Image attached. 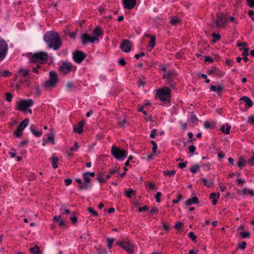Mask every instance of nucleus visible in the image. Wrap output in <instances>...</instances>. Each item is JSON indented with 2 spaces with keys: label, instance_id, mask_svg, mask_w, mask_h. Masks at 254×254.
I'll return each instance as SVG.
<instances>
[{
  "label": "nucleus",
  "instance_id": "obj_1",
  "mask_svg": "<svg viewBox=\"0 0 254 254\" xmlns=\"http://www.w3.org/2000/svg\"><path fill=\"white\" fill-rule=\"evenodd\" d=\"M44 40L50 48L57 50L61 46L62 43L58 34L54 31L46 32L44 36Z\"/></svg>",
  "mask_w": 254,
  "mask_h": 254
},
{
  "label": "nucleus",
  "instance_id": "obj_2",
  "mask_svg": "<svg viewBox=\"0 0 254 254\" xmlns=\"http://www.w3.org/2000/svg\"><path fill=\"white\" fill-rule=\"evenodd\" d=\"M30 63L37 64V68H40L41 64L46 62L48 59V54L45 52L40 51L34 54H30L28 57Z\"/></svg>",
  "mask_w": 254,
  "mask_h": 254
},
{
  "label": "nucleus",
  "instance_id": "obj_3",
  "mask_svg": "<svg viewBox=\"0 0 254 254\" xmlns=\"http://www.w3.org/2000/svg\"><path fill=\"white\" fill-rule=\"evenodd\" d=\"M102 30L99 27H96L93 31L94 35L96 36H91L87 34H84L82 36V42L83 44H86L88 42L94 43L98 42L97 37L102 36Z\"/></svg>",
  "mask_w": 254,
  "mask_h": 254
},
{
  "label": "nucleus",
  "instance_id": "obj_4",
  "mask_svg": "<svg viewBox=\"0 0 254 254\" xmlns=\"http://www.w3.org/2000/svg\"><path fill=\"white\" fill-rule=\"evenodd\" d=\"M113 156L119 161H123L127 156V151L116 146H113L111 149Z\"/></svg>",
  "mask_w": 254,
  "mask_h": 254
},
{
  "label": "nucleus",
  "instance_id": "obj_5",
  "mask_svg": "<svg viewBox=\"0 0 254 254\" xmlns=\"http://www.w3.org/2000/svg\"><path fill=\"white\" fill-rule=\"evenodd\" d=\"M156 96L160 100L166 101L169 99L170 97V90L168 87H164L157 90Z\"/></svg>",
  "mask_w": 254,
  "mask_h": 254
},
{
  "label": "nucleus",
  "instance_id": "obj_6",
  "mask_svg": "<svg viewBox=\"0 0 254 254\" xmlns=\"http://www.w3.org/2000/svg\"><path fill=\"white\" fill-rule=\"evenodd\" d=\"M58 82V76L55 71L50 72L49 79L45 82L44 86L47 88H53L56 86Z\"/></svg>",
  "mask_w": 254,
  "mask_h": 254
},
{
  "label": "nucleus",
  "instance_id": "obj_7",
  "mask_svg": "<svg viewBox=\"0 0 254 254\" xmlns=\"http://www.w3.org/2000/svg\"><path fill=\"white\" fill-rule=\"evenodd\" d=\"M18 109L22 112L26 111L29 107L33 105V101L31 99L23 100L19 101L18 104Z\"/></svg>",
  "mask_w": 254,
  "mask_h": 254
},
{
  "label": "nucleus",
  "instance_id": "obj_8",
  "mask_svg": "<svg viewBox=\"0 0 254 254\" xmlns=\"http://www.w3.org/2000/svg\"><path fill=\"white\" fill-rule=\"evenodd\" d=\"M8 51V45L6 42L0 39V61H2Z\"/></svg>",
  "mask_w": 254,
  "mask_h": 254
},
{
  "label": "nucleus",
  "instance_id": "obj_9",
  "mask_svg": "<svg viewBox=\"0 0 254 254\" xmlns=\"http://www.w3.org/2000/svg\"><path fill=\"white\" fill-rule=\"evenodd\" d=\"M118 245L125 250L128 254H131L134 252V245L129 242H122L118 243Z\"/></svg>",
  "mask_w": 254,
  "mask_h": 254
},
{
  "label": "nucleus",
  "instance_id": "obj_10",
  "mask_svg": "<svg viewBox=\"0 0 254 254\" xmlns=\"http://www.w3.org/2000/svg\"><path fill=\"white\" fill-rule=\"evenodd\" d=\"M238 194L242 196L244 195H250L251 196H254V190L249 188H244L243 189L237 190Z\"/></svg>",
  "mask_w": 254,
  "mask_h": 254
},
{
  "label": "nucleus",
  "instance_id": "obj_11",
  "mask_svg": "<svg viewBox=\"0 0 254 254\" xmlns=\"http://www.w3.org/2000/svg\"><path fill=\"white\" fill-rule=\"evenodd\" d=\"M72 65L70 63L64 62L60 67V70L64 74L69 73L71 69Z\"/></svg>",
  "mask_w": 254,
  "mask_h": 254
},
{
  "label": "nucleus",
  "instance_id": "obj_12",
  "mask_svg": "<svg viewBox=\"0 0 254 254\" xmlns=\"http://www.w3.org/2000/svg\"><path fill=\"white\" fill-rule=\"evenodd\" d=\"M131 47V44L129 41L127 40H124L120 45V48L125 52L127 53L130 52Z\"/></svg>",
  "mask_w": 254,
  "mask_h": 254
},
{
  "label": "nucleus",
  "instance_id": "obj_13",
  "mask_svg": "<svg viewBox=\"0 0 254 254\" xmlns=\"http://www.w3.org/2000/svg\"><path fill=\"white\" fill-rule=\"evenodd\" d=\"M85 58V55L81 52L77 51L73 54V58L77 63H81Z\"/></svg>",
  "mask_w": 254,
  "mask_h": 254
},
{
  "label": "nucleus",
  "instance_id": "obj_14",
  "mask_svg": "<svg viewBox=\"0 0 254 254\" xmlns=\"http://www.w3.org/2000/svg\"><path fill=\"white\" fill-rule=\"evenodd\" d=\"M124 7L125 9H131L136 4V0H123Z\"/></svg>",
  "mask_w": 254,
  "mask_h": 254
},
{
  "label": "nucleus",
  "instance_id": "obj_15",
  "mask_svg": "<svg viewBox=\"0 0 254 254\" xmlns=\"http://www.w3.org/2000/svg\"><path fill=\"white\" fill-rule=\"evenodd\" d=\"M227 23V20L224 16H220L218 17L215 21L216 27H222L224 25Z\"/></svg>",
  "mask_w": 254,
  "mask_h": 254
},
{
  "label": "nucleus",
  "instance_id": "obj_16",
  "mask_svg": "<svg viewBox=\"0 0 254 254\" xmlns=\"http://www.w3.org/2000/svg\"><path fill=\"white\" fill-rule=\"evenodd\" d=\"M199 202L198 199L196 196H193L191 198H190L187 200L185 202L186 205H190L193 204H197Z\"/></svg>",
  "mask_w": 254,
  "mask_h": 254
},
{
  "label": "nucleus",
  "instance_id": "obj_17",
  "mask_svg": "<svg viewBox=\"0 0 254 254\" xmlns=\"http://www.w3.org/2000/svg\"><path fill=\"white\" fill-rule=\"evenodd\" d=\"M43 140L45 143H51L52 144H55V140L54 137V134L53 133H50L48 134L47 138L44 137Z\"/></svg>",
  "mask_w": 254,
  "mask_h": 254
},
{
  "label": "nucleus",
  "instance_id": "obj_18",
  "mask_svg": "<svg viewBox=\"0 0 254 254\" xmlns=\"http://www.w3.org/2000/svg\"><path fill=\"white\" fill-rule=\"evenodd\" d=\"M84 125V122H80L74 127V130L78 133H81L83 131V127Z\"/></svg>",
  "mask_w": 254,
  "mask_h": 254
},
{
  "label": "nucleus",
  "instance_id": "obj_19",
  "mask_svg": "<svg viewBox=\"0 0 254 254\" xmlns=\"http://www.w3.org/2000/svg\"><path fill=\"white\" fill-rule=\"evenodd\" d=\"M240 100L248 106V107H251L253 105V102L251 99L248 97L245 96L240 98Z\"/></svg>",
  "mask_w": 254,
  "mask_h": 254
},
{
  "label": "nucleus",
  "instance_id": "obj_20",
  "mask_svg": "<svg viewBox=\"0 0 254 254\" xmlns=\"http://www.w3.org/2000/svg\"><path fill=\"white\" fill-rule=\"evenodd\" d=\"M28 124L29 119L26 118L19 124L17 128H19V130H21L22 131L28 126Z\"/></svg>",
  "mask_w": 254,
  "mask_h": 254
},
{
  "label": "nucleus",
  "instance_id": "obj_21",
  "mask_svg": "<svg viewBox=\"0 0 254 254\" xmlns=\"http://www.w3.org/2000/svg\"><path fill=\"white\" fill-rule=\"evenodd\" d=\"M230 129L231 126L228 124L223 125L220 128L221 131L226 134H228L230 133Z\"/></svg>",
  "mask_w": 254,
  "mask_h": 254
},
{
  "label": "nucleus",
  "instance_id": "obj_22",
  "mask_svg": "<svg viewBox=\"0 0 254 254\" xmlns=\"http://www.w3.org/2000/svg\"><path fill=\"white\" fill-rule=\"evenodd\" d=\"M29 70L25 69L23 67H20L18 69V73L21 77H25L29 74Z\"/></svg>",
  "mask_w": 254,
  "mask_h": 254
},
{
  "label": "nucleus",
  "instance_id": "obj_23",
  "mask_svg": "<svg viewBox=\"0 0 254 254\" xmlns=\"http://www.w3.org/2000/svg\"><path fill=\"white\" fill-rule=\"evenodd\" d=\"M210 90L211 91L216 92L217 93H219L222 91L223 87L221 85H219L218 86L211 85L210 87Z\"/></svg>",
  "mask_w": 254,
  "mask_h": 254
},
{
  "label": "nucleus",
  "instance_id": "obj_24",
  "mask_svg": "<svg viewBox=\"0 0 254 254\" xmlns=\"http://www.w3.org/2000/svg\"><path fill=\"white\" fill-rule=\"evenodd\" d=\"M247 164V161H246L243 157H240L237 162V165L240 168L245 166Z\"/></svg>",
  "mask_w": 254,
  "mask_h": 254
},
{
  "label": "nucleus",
  "instance_id": "obj_25",
  "mask_svg": "<svg viewBox=\"0 0 254 254\" xmlns=\"http://www.w3.org/2000/svg\"><path fill=\"white\" fill-rule=\"evenodd\" d=\"M30 130L31 132L33 133L34 135H35L36 136H40L42 135V130H39L36 131L35 130V127L34 126H31L30 127Z\"/></svg>",
  "mask_w": 254,
  "mask_h": 254
},
{
  "label": "nucleus",
  "instance_id": "obj_26",
  "mask_svg": "<svg viewBox=\"0 0 254 254\" xmlns=\"http://www.w3.org/2000/svg\"><path fill=\"white\" fill-rule=\"evenodd\" d=\"M58 161V159L56 157L53 156L51 159V162L52 164V167L54 169H56L57 168H58V165H57Z\"/></svg>",
  "mask_w": 254,
  "mask_h": 254
},
{
  "label": "nucleus",
  "instance_id": "obj_27",
  "mask_svg": "<svg viewBox=\"0 0 254 254\" xmlns=\"http://www.w3.org/2000/svg\"><path fill=\"white\" fill-rule=\"evenodd\" d=\"M156 44V38L154 36H150V42L149 46L152 48H154Z\"/></svg>",
  "mask_w": 254,
  "mask_h": 254
},
{
  "label": "nucleus",
  "instance_id": "obj_28",
  "mask_svg": "<svg viewBox=\"0 0 254 254\" xmlns=\"http://www.w3.org/2000/svg\"><path fill=\"white\" fill-rule=\"evenodd\" d=\"M30 252L33 254H39L40 253V249L38 246H35L32 248H30Z\"/></svg>",
  "mask_w": 254,
  "mask_h": 254
},
{
  "label": "nucleus",
  "instance_id": "obj_29",
  "mask_svg": "<svg viewBox=\"0 0 254 254\" xmlns=\"http://www.w3.org/2000/svg\"><path fill=\"white\" fill-rule=\"evenodd\" d=\"M114 241H115V239L114 238H110V237L107 238V242L108 243V247L109 249H111L112 247Z\"/></svg>",
  "mask_w": 254,
  "mask_h": 254
},
{
  "label": "nucleus",
  "instance_id": "obj_30",
  "mask_svg": "<svg viewBox=\"0 0 254 254\" xmlns=\"http://www.w3.org/2000/svg\"><path fill=\"white\" fill-rule=\"evenodd\" d=\"M126 194L128 197L130 198V197H131L132 196H133L135 195V191H134L133 190H132L131 189H128L126 191Z\"/></svg>",
  "mask_w": 254,
  "mask_h": 254
},
{
  "label": "nucleus",
  "instance_id": "obj_31",
  "mask_svg": "<svg viewBox=\"0 0 254 254\" xmlns=\"http://www.w3.org/2000/svg\"><path fill=\"white\" fill-rule=\"evenodd\" d=\"M84 180L86 184H88L90 181V178L89 176V172H86L83 174Z\"/></svg>",
  "mask_w": 254,
  "mask_h": 254
},
{
  "label": "nucleus",
  "instance_id": "obj_32",
  "mask_svg": "<svg viewBox=\"0 0 254 254\" xmlns=\"http://www.w3.org/2000/svg\"><path fill=\"white\" fill-rule=\"evenodd\" d=\"M239 235L242 238H249L250 236V233L248 232H240L239 233Z\"/></svg>",
  "mask_w": 254,
  "mask_h": 254
},
{
  "label": "nucleus",
  "instance_id": "obj_33",
  "mask_svg": "<svg viewBox=\"0 0 254 254\" xmlns=\"http://www.w3.org/2000/svg\"><path fill=\"white\" fill-rule=\"evenodd\" d=\"M180 21V19L178 18V17H173L172 18L170 23L171 24L173 25H176L177 24L179 23Z\"/></svg>",
  "mask_w": 254,
  "mask_h": 254
},
{
  "label": "nucleus",
  "instance_id": "obj_34",
  "mask_svg": "<svg viewBox=\"0 0 254 254\" xmlns=\"http://www.w3.org/2000/svg\"><path fill=\"white\" fill-rule=\"evenodd\" d=\"M199 168L200 166L199 165L196 164L194 166L191 167L190 170L192 173L194 174L199 170Z\"/></svg>",
  "mask_w": 254,
  "mask_h": 254
},
{
  "label": "nucleus",
  "instance_id": "obj_35",
  "mask_svg": "<svg viewBox=\"0 0 254 254\" xmlns=\"http://www.w3.org/2000/svg\"><path fill=\"white\" fill-rule=\"evenodd\" d=\"M212 36L214 38L213 40H212V43L216 42L217 40H219L220 39V38H221V36H220V34H217V33H213L212 34Z\"/></svg>",
  "mask_w": 254,
  "mask_h": 254
},
{
  "label": "nucleus",
  "instance_id": "obj_36",
  "mask_svg": "<svg viewBox=\"0 0 254 254\" xmlns=\"http://www.w3.org/2000/svg\"><path fill=\"white\" fill-rule=\"evenodd\" d=\"M202 180L204 183V185L207 187H210L212 185V182L211 181H209L206 179L203 178L202 179Z\"/></svg>",
  "mask_w": 254,
  "mask_h": 254
},
{
  "label": "nucleus",
  "instance_id": "obj_37",
  "mask_svg": "<svg viewBox=\"0 0 254 254\" xmlns=\"http://www.w3.org/2000/svg\"><path fill=\"white\" fill-rule=\"evenodd\" d=\"M97 180L100 183H103L105 182V180L103 177V174L100 173L97 176Z\"/></svg>",
  "mask_w": 254,
  "mask_h": 254
},
{
  "label": "nucleus",
  "instance_id": "obj_38",
  "mask_svg": "<svg viewBox=\"0 0 254 254\" xmlns=\"http://www.w3.org/2000/svg\"><path fill=\"white\" fill-rule=\"evenodd\" d=\"M151 142L153 145V147H152L153 153V154H155L156 153L157 149L158 148L157 145L156 143L153 140H152L151 141Z\"/></svg>",
  "mask_w": 254,
  "mask_h": 254
},
{
  "label": "nucleus",
  "instance_id": "obj_39",
  "mask_svg": "<svg viewBox=\"0 0 254 254\" xmlns=\"http://www.w3.org/2000/svg\"><path fill=\"white\" fill-rule=\"evenodd\" d=\"M22 134V130L17 128L16 130L13 132V134L17 137H20Z\"/></svg>",
  "mask_w": 254,
  "mask_h": 254
},
{
  "label": "nucleus",
  "instance_id": "obj_40",
  "mask_svg": "<svg viewBox=\"0 0 254 254\" xmlns=\"http://www.w3.org/2000/svg\"><path fill=\"white\" fill-rule=\"evenodd\" d=\"M96 252L98 254H108V252L105 249H97Z\"/></svg>",
  "mask_w": 254,
  "mask_h": 254
},
{
  "label": "nucleus",
  "instance_id": "obj_41",
  "mask_svg": "<svg viewBox=\"0 0 254 254\" xmlns=\"http://www.w3.org/2000/svg\"><path fill=\"white\" fill-rule=\"evenodd\" d=\"M190 118L191 122L195 123L198 121L195 115H193L192 113L190 114Z\"/></svg>",
  "mask_w": 254,
  "mask_h": 254
},
{
  "label": "nucleus",
  "instance_id": "obj_42",
  "mask_svg": "<svg viewBox=\"0 0 254 254\" xmlns=\"http://www.w3.org/2000/svg\"><path fill=\"white\" fill-rule=\"evenodd\" d=\"M164 174H165L168 176H173L175 174L176 172L174 170L167 171L164 172Z\"/></svg>",
  "mask_w": 254,
  "mask_h": 254
},
{
  "label": "nucleus",
  "instance_id": "obj_43",
  "mask_svg": "<svg viewBox=\"0 0 254 254\" xmlns=\"http://www.w3.org/2000/svg\"><path fill=\"white\" fill-rule=\"evenodd\" d=\"M79 148V146H78L77 143L75 142L74 146L70 148V150L71 151H77Z\"/></svg>",
  "mask_w": 254,
  "mask_h": 254
},
{
  "label": "nucleus",
  "instance_id": "obj_44",
  "mask_svg": "<svg viewBox=\"0 0 254 254\" xmlns=\"http://www.w3.org/2000/svg\"><path fill=\"white\" fill-rule=\"evenodd\" d=\"M88 211L91 213L93 216H98V213L97 212L94 210V209H93L91 207H88Z\"/></svg>",
  "mask_w": 254,
  "mask_h": 254
},
{
  "label": "nucleus",
  "instance_id": "obj_45",
  "mask_svg": "<svg viewBox=\"0 0 254 254\" xmlns=\"http://www.w3.org/2000/svg\"><path fill=\"white\" fill-rule=\"evenodd\" d=\"M60 211L62 214H69L70 212L69 209L64 207L61 208Z\"/></svg>",
  "mask_w": 254,
  "mask_h": 254
},
{
  "label": "nucleus",
  "instance_id": "obj_46",
  "mask_svg": "<svg viewBox=\"0 0 254 254\" xmlns=\"http://www.w3.org/2000/svg\"><path fill=\"white\" fill-rule=\"evenodd\" d=\"M220 193H212L210 194V198L211 199H215L216 197L219 198L220 196Z\"/></svg>",
  "mask_w": 254,
  "mask_h": 254
},
{
  "label": "nucleus",
  "instance_id": "obj_47",
  "mask_svg": "<svg viewBox=\"0 0 254 254\" xmlns=\"http://www.w3.org/2000/svg\"><path fill=\"white\" fill-rule=\"evenodd\" d=\"M247 246V243L245 242H243L239 244L238 247L242 250H244L246 248Z\"/></svg>",
  "mask_w": 254,
  "mask_h": 254
},
{
  "label": "nucleus",
  "instance_id": "obj_48",
  "mask_svg": "<svg viewBox=\"0 0 254 254\" xmlns=\"http://www.w3.org/2000/svg\"><path fill=\"white\" fill-rule=\"evenodd\" d=\"M248 165L252 166L254 165V155L250 159L247 160Z\"/></svg>",
  "mask_w": 254,
  "mask_h": 254
},
{
  "label": "nucleus",
  "instance_id": "obj_49",
  "mask_svg": "<svg viewBox=\"0 0 254 254\" xmlns=\"http://www.w3.org/2000/svg\"><path fill=\"white\" fill-rule=\"evenodd\" d=\"M204 127L206 128H210L212 127V124L208 121H206L204 123Z\"/></svg>",
  "mask_w": 254,
  "mask_h": 254
},
{
  "label": "nucleus",
  "instance_id": "obj_50",
  "mask_svg": "<svg viewBox=\"0 0 254 254\" xmlns=\"http://www.w3.org/2000/svg\"><path fill=\"white\" fill-rule=\"evenodd\" d=\"M189 150L190 152L192 154H194V153L196 150V147L194 145H190L189 147Z\"/></svg>",
  "mask_w": 254,
  "mask_h": 254
},
{
  "label": "nucleus",
  "instance_id": "obj_51",
  "mask_svg": "<svg viewBox=\"0 0 254 254\" xmlns=\"http://www.w3.org/2000/svg\"><path fill=\"white\" fill-rule=\"evenodd\" d=\"M11 73L10 72H9L8 70H4L2 73H1V75L4 76V77H7V76H9L10 75H11Z\"/></svg>",
  "mask_w": 254,
  "mask_h": 254
},
{
  "label": "nucleus",
  "instance_id": "obj_52",
  "mask_svg": "<svg viewBox=\"0 0 254 254\" xmlns=\"http://www.w3.org/2000/svg\"><path fill=\"white\" fill-rule=\"evenodd\" d=\"M6 95V100L8 102H10L12 99V95L9 92H7L5 94Z\"/></svg>",
  "mask_w": 254,
  "mask_h": 254
},
{
  "label": "nucleus",
  "instance_id": "obj_53",
  "mask_svg": "<svg viewBox=\"0 0 254 254\" xmlns=\"http://www.w3.org/2000/svg\"><path fill=\"white\" fill-rule=\"evenodd\" d=\"M188 236H189V237L191 238L192 240H194L196 238V236L194 235V233L192 232H190L188 234Z\"/></svg>",
  "mask_w": 254,
  "mask_h": 254
},
{
  "label": "nucleus",
  "instance_id": "obj_54",
  "mask_svg": "<svg viewBox=\"0 0 254 254\" xmlns=\"http://www.w3.org/2000/svg\"><path fill=\"white\" fill-rule=\"evenodd\" d=\"M247 2L251 7H254V0H247Z\"/></svg>",
  "mask_w": 254,
  "mask_h": 254
},
{
  "label": "nucleus",
  "instance_id": "obj_55",
  "mask_svg": "<svg viewBox=\"0 0 254 254\" xmlns=\"http://www.w3.org/2000/svg\"><path fill=\"white\" fill-rule=\"evenodd\" d=\"M161 196V193L160 192H157V193H156V201L158 202H160L161 200H160V197Z\"/></svg>",
  "mask_w": 254,
  "mask_h": 254
},
{
  "label": "nucleus",
  "instance_id": "obj_56",
  "mask_svg": "<svg viewBox=\"0 0 254 254\" xmlns=\"http://www.w3.org/2000/svg\"><path fill=\"white\" fill-rule=\"evenodd\" d=\"M248 122L249 124H254V116H250L248 118Z\"/></svg>",
  "mask_w": 254,
  "mask_h": 254
},
{
  "label": "nucleus",
  "instance_id": "obj_57",
  "mask_svg": "<svg viewBox=\"0 0 254 254\" xmlns=\"http://www.w3.org/2000/svg\"><path fill=\"white\" fill-rule=\"evenodd\" d=\"M156 136V130L153 129L152 130V131L150 134V136L152 138H154Z\"/></svg>",
  "mask_w": 254,
  "mask_h": 254
},
{
  "label": "nucleus",
  "instance_id": "obj_58",
  "mask_svg": "<svg viewBox=\"0 0 254 254\" xmlns=\"http://www.w3.org/2000/svg\"><path fill=\"white\" fill-rule=\"evenodd\" d=\"M249 48H244V49H243V54L242 55L243 56H248V52H249Z\"/></svg>",
  "mask_w": 254,
  "mask_h": 254
},
{
  "label": "nucleus",
  "instance_id": "obj_59",
  "mask_svg": "<svg viewBox=\"0 0 254 254\" xmlns=\"http://www.w3.org/2000/svg\"><path fill=\"white\" fill-rule=\"evenodd\" d=\"M249 15L254 21V11L253 10L249 11Z\"/></svg>",
  "mask_w": 254,
  "mask_h": 254
},
{
  "label": "nucleus",
  "instance_id": "obj_60",
  "mask_svg": "<svg viewBox=\"0 0 254 254\" xmlns=\"http://www.w3.org/2000/svg\"><path fill=\"white\" fill-rule=\"evenodd\" d=\"M182 198H183L182 195H179V196H178V198L177 199H174L173 200V202L174 203H177Z\"/></svg>",
  "mask_w": 254,
  "mask_h": 254
},
{
  "label": "nucleus",
  "instance_id": "obj_61",
  "mask_svg": "<svg viewBox=\"0 0 254 254\" xmlns=\"http://www.w3.org/2000/svg\"><path fill=\"white\" fill-rule=\"evenodd\" d=\"M138 84L140 85V86H144L145 84V79L144 78L143 79H140L139 81H138Z\"/></svg>",
  "mask_w": 254,
  "mask_h": 254
},
{
  "label": "nucleus",
  "instance_id": "obj_62",
  "mask_svg": "<svg viewBox=\"0 0 254 254\" xmlns=\"http://www.w3.org/2000/svg\"><path fill=\"white\" fill-rule=\"evenodd\" d=\"M64 182L66 186H69L71 184L72 180L70 179H67L65 180Z\"/></svg>",
  "mask_w": 254,
  "mask_h": 254
},
{
  "label": "nucleus",
  "instance_id": "obj_63",
  "mask_svg": "<svg viewBox=\"0 0 254 254\" xmlns=\"http://www.w3.org/2000/svg\"><path fill=\"white\" fill-rule=\"evenodd\" d=\"M201 167L204 168V169L209 170L210 169V165L209 164H202L201 165Z\"/></svg>",
  "mask_w": 254,
  "mask_h": 254
},
{
  "label": "nucleus",
  "instance_id": "obj_64",
  "mask_svg": "<svg viewBox=\"0 0 254 254\" xmlns=\"http://www.w3.org/2000/svg\"><path fill=\"white\" fill-rule=\"evenodd\" d=\"M182 225V223L181 222H177L175 227V228L177 230H179L181 226Z\"/></svg>",
  "mask_w": 254,
  "mask_h": 254
}]
</instances>
